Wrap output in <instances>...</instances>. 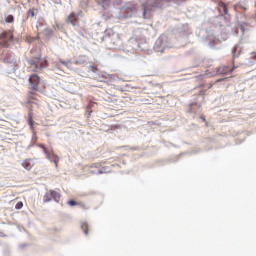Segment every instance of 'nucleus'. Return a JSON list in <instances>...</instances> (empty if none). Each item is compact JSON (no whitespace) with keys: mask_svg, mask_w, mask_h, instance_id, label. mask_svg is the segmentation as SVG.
<instances>
[{"mask_svg":"<svg viewBox=\"0 0 256 256\" xmlns=\"http://www.w3.org/2000/svg\"><path fill=\"white\" fill-rule=\"evenodd\" d=\"M81 229L85 233V235H89V224L87 223H82L81 224Z\"/></svg>","mask_w":256,"mask_h":256,"instance_id":"obj_13","label":"nucleus"},{"mask_svg":"<svg viewBox=\"0 0 256 256\" xmlns=\"http://www.w3.org/2000/svg\"><path fill=\"white\" fill-rule=\"evenodd\" d=\"M202 121L207 122V119H205V117H201Z\"/></svg>","mask_w":256,"mask_h":256,"instance_id":"obj_26","label":"nucleus"},{"mask_svg":"<svg viewBox=\"0 0 256 256\" xmlns=\"http://www.w3.org/2000/svg\"><path fill=\"white\" fill-rule=\"evenodd\" d=\"M98 164H93L92 167H97Z\"/></svg>","mask_w":256,"mask_h":256,"instance_id":"obj_28","label":"nucleus"},{"mask_svg":"<svg viewBox=\"0 0 256 256\" xmlns=\"http://www.w3.org/2000/svg\"><path fill=\"white\" fill-rule=\"evenodd\" d=\"M15 209H23V203L21 201L17 202Z\"/></svg>","mask_w":256,"mask_h":256,"instance_id":"obj_19","label":"nucleus"},{"mask_svg":"<svg viewBox=\"0 0 256 256\" xmlns=\"http://www.w3.org/2000/svg\"><path fill=\"white\" fill-rule=\"evenodd\" d=\"M92 69H96V70H97V67H95V66H92Z\"/></svg>","mask_w":256,"mask_h":256,"instance_id":"obj_29","label":"nucleus"},{"mask_svg":"<svg viewBox=\"0 0 256 256\" xmlns=\"http://www.w3.org/2000/svg\"><path fill=\"white\" fill-rule=\"evenodd\" d=\"M91 107H93V103H90V104L88 105V109H91Z\"/></svg>","mask_w":256,"mask_h":256,"instance_id":"obj_25","label":"nucleus"},{"mask_svg":"<svg viewBox=\"0 0 256 256\" xmlns=\"http://www.w3.org/2000/svg\"><path fill=\"white\" fill-rule=\"evenodd\" d=\"M40 147L43 149L44 153H47V148L43 145H40Z\"/></svg>","mask_w":256,"mask_h":256,"instance_id":"obj_24","label":"nucleus"},{"mask_svg":"<svg viewBox=\"0 0 256 256\" xmlns=\"http://www.w3.org/2000/svg\"><path fill=\"white\" fill-rule=\"evenodd\" d=\"M68 205H70V207H75V205H81V203H79L75 200H69Z\"/></svg>","mask_w":256,"mask_h":256,"instance_id":"obj_17","label":"nucleus"},{"mask_svg":"<svg viewBox=\"0 0 256 256\" xmlns=\"http://www.w3.org/2000/svg\"><path fill=\"white\" fill-rule=\"evenodd\" d=\"M53 198L51 196V192H46L43 196V201L44 203H49V201H51Z\"/></svg>","mask_w":256,"mask_h":256,"instance_id":"obj_12","label":"nucleus"},{"mask_svg":"<svg viewBox=\"0 0 256 256\" xmlns=\"http://www.w3.org/2000/svg\"><path fill=\"white\" fill-rule=\"evenodd\" d=\"M47 157L50 159V161H53L55 167H59V156L55 154H47Z\"/></svg>","mask_w":256,"mask_h":256,"instance_id":"obj_8","label":"nucleus"},{"mask_svg":"<svg viewBox=\"0 0 256 256\" xmlns=\"http://www.w3.org/2000/svg\"><path fill=\"white\" fill-rule=\"evenodd\" d=\"M171 0H148L144 4V17L153 9H159L165 5V3H170Z\"/></svg>","mask_w":256,"mask_h":256,"instance_id":"obj_3","label":"nucleus"},{"mask_svg":"<svg viewBox=\"0 0 256 256\" xmlns=\"http://www.w3.org/2000/svg\"><path fill=\"white\" fill-rule=\"evenodd\" d=\"M231 73V66L221 65L214 69L213 73L210 74L209 70L206 71L208 77H215V75H229Z\"/></svg>","mask_w":256,"mask_h":256,"instance_id":"obj_4","label":"nucleus"},{"mask_svg":"<svg viewBox=\"0 0 256 256\" xmlns=\"http://www.w3.org/2000/svg\"><path fill=\"white\" fill-rule=\"evenodd\" d=\"M8 36H9L8 41H13V33L9 32V31H3L0 34V39H7Z\"/></svg>","mask_w":256,"mask_h":256,"instance_id":"obj_10","label":"nucleus"},{"mask_svg":"<svg viewBox=\"0 0 256 256\" xmlns=\"http://www.w3.org/2000/svg\"><path fill=\"white\" fill-rule=\"evenodd\" d=\"M28 125L31 129H34L35 121L33 120V110H30L28 112V119H27Z\"/></svg>","mask_w":256,"mask_h":256,"instance_id":"obj_7","label":"nucleus"},{"mask_svg":"<svg viewBox=\"0 0 256 256\" xmlns=\"http://www.w3.org/2000/svg\"><path fill=\"white\" fill-rule=\"evenodd\" d=\"M77 21H79V14L75 12L70 13L66 18V23H70V25H73V27L77 25Z\"/></svg>","mask_w":256,"mask_h":256,"instance_id":"obj_5","label":"nucleus"},{"mask_svg":"<svg viewBox=\"0 0 256 256\" xmlns=\"http://www.w3.org/2000/svg\"><path fill=\"white\" fill-rule=\"evenodd\" d=\"M233 66L230 67V73H233V71H235V69H237V66H235V61L232 62Z\"/></svg>","mask_w":256,"mask_h":256,"instance_id":"obj_21","label":"nucleus"},{"mask_svg":"<svg viewBox=\"0 0 256 256\" xmlns=\"http://www.w3.org/2000/svg\"><path fill=\"white\" fill-rule=\"evenodd\" d=\"M47 67H49V62L41 56L34 57L29 60L28 69L31 73H41V71H43V69H47Z\"/></svg>","mask_w":256,"mask_h":256,"instance_id":"obj_1","label":"nucleus"},{"mask_svg":"<svg viewBox=\"0 0 256 256\" xmlns=\"http://www.w3.org/2000/svg\"><path fill=\"white\" fill-rule=\"evenodd\" d=\"M0 45H2V47H8L9 40H4L2 43H0Z\"/></svg>","mask_w":256,"mask_h":256,"instance_id":"obj_20","label":"nucleus"},{"mask_svg":"<svg viewBox=\"0 0 256 256\" xmlns=\"http://www.w3.org/2000/svg\"><path fill=\"white\" fill-rule=\"evenodd\" d=\"M0 237H5V235L3 234V232H0Z\"/></svg>","mask_w":256,"mask_h":256,"instance_id":"obj_27","label":"nucleus"},{"mask_svg":"<svg viewBox=\"0 0 256 256\" xmlns=\"http://www.w3.org/2000/svg\"><path fill=\"white\" fill-rule=\"evenodd\" d=\"M50 195H51L52 199H54V201L59 203V200L61 199V194H59V192H57L55 190H50Z\"/></svg>","mask_w":256,"mask_h":256,"instance_id":"obj_11","label":"nucleus"},{"mask_svg":"<svg viewBox=\"0 0 256 256\" xmlns=\"http://www.w3.org/2000/svg\"><path fill=\"white\" fill-rule=\"evenodd\" d=\"M102 173H107V169L106 168H102L98 171V175H102Z\"/></svg>","mask_w":256,"mask_h":256,"instance_id":"obj_22","label":"nucleus"},{"mask_svg":"<svg viewBox=\"0 0 256 256\" xmlns=\"http://www.w3.org/2000/svg\"><path fill=\"white\" fill-rule=\"evenodd\" d=\"M15 21V18L13 17V15H8L6 18H5V22L6 23H13Z\"/></svg>","mask_w":256,"mask_h":256,"instance_id":"obj_15","label":"nucleus"},{"mask_svg":"<svg viewBox=\"0 0 256 256\" xmlns=\"http://www.w3.org/2000/svg\"><path fill=\"white\" fill-rule=\"evenodd\" d=\"M28 89L30 91H36L41 93L45 89V84H43V80L37 74H32L28 78Z\"/></svg>","mask_w":256,"mask_h":256,"instance_id":"obj_2","label":"nucleus"},{"mask_svg":"<svg viewBox=\"0 0 256 256\" xmlns=\"http://www.w3.org/2000/svg\"><path fill=\"white\" fill-rule=\"evenodd\" d=\"M22 167H24V169H27V171H31V169L33 168V160L31 159L24 160L22 162Z\"/></svg>","mask_w":256,"mask_h":256,"instance_id":"obj_6","label":"nucleus"},{"mask_svg":"<svg viewBox=\"0 0 256 256\" xmlns=\"http://www.w3.org/2000/svg\"><path fill=\"white\" fill-rule=\"evenodd\" d=\"M225 79H227V78H220V79L216 80V83H221V81H225Z\"/></svg>","mask_w":256,"mask_h":256,"instance_id":"obj_23","label":"nucleus"},{"mask_svg":"<svg viewBox=\"0 0 256 256\" xmlns=\"http://www.w3.org/2000/svg\"><path fill=\"white\" fill-rule=\"evenodd\" d=\"M219 7H222L225 15H227V13H228L227 5L225 3H223V2H220L219 3Z\"/></svg>","mask_w":256,"mask_h":256,"instance_id":"obj_16","label":"nucleus"},{"mask_svg":"<svg viewBox=\"0 0 256 256\" xmlns=\"http://www.w3.org/2000/svg\"><path fill=\"white\" fill-rule=\"evenodd\" d=\"M239 55H241V48H239V46L236 45L232 48V57L233 59H237Z\"/></svg>","mask_w":256,"mask_h":256,"instance_id":"obj_9","label":"nucleus"},{"mask_svg":"<svg viewBox=\"0 0 256 256\" xmlns=\"http://www.w3.org/2000/svg\"><path fill=\"white\" fill-rule=\"evenodd\" d=\"M99 5H102L103 7L109 5L111 3V0H96Z\"/></svg>","mask_w":256,"mask_h":256,"instance_id":"obj_14","label":"nucleus"},{"mask_svg":"<svg viewBox=\"0 0 256 256\" xmlns=\"http://www.w3.org/2000/svg\"><path fill=\"white\" fill-rule=\"evenodd\" d=\"M28 17H35V8H31L28 10Z\"/></svg>","mask_w":256,"mask_h":256,"instance_id":"obj_18","label":"nucleus"}]
</instances>
